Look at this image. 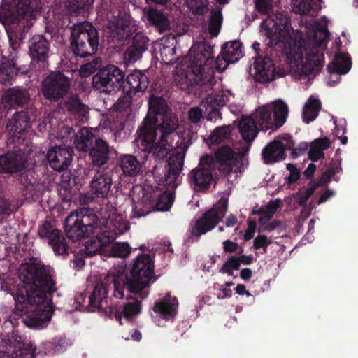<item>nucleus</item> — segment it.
<instances>
[{
    "mask_svg": "<svg viewBox=\"0 0 358 358\" xmlns=\"http://www.w3.org/2000/svg\"><path fill=\"white\" fill-rule=\"evenodd\" d=\"M18 278L21 281L14 293L15 313L23 317L24 324L31 329L46 327L54 311L52 294L57 290L55 272L41 262L20 265Z\"/></svg>",
    "mask_w": 358,
    "mask_h": 358,
    "instance_id": "f257e3e1",
    "label": "nucleus"
},
{
    "mask_svg": "<svg viewBox=\"0 0 358 358\" xmlns=\"http://www.w3.org/2000/svg\"><path fill=\"white\" fill-rule=\"evenodd\" d=\"M271 48L280 49L289 59L300 60L301 71L307 76H315L324 66V55L322 46L329 37L327 28L320 27L304 46L297 45L290 36V19L287 14L278 12L262 24Z\"/></svg>",
    "mask_w": 358,
    "mask_h": 358,
    "instance_id": "f03ea898",
    "label": "nucleus"
},
{
    "mask_svg": "<svg viewBox=\"0 0 358 358\" xmlns=\"http://www.w3.org/2000/svg\"><path fill=\"white\" fill-rule=\"evenodd\" d=\"M124 271L120 269L117 273L109 272L105 277L106 282L112 285L106 286L103 282H97L89 296V309L108 308L110 306L108 298L110 288L113 290V296L123 299L124 292L138 294L141 299H146L150 294V287L155 280L154 262L147 254L139 255L131 265L129 273L124 274Z\"/></svg>",
    "mask_w": 358,
    "mask_h": 358,
    "instance_id": "7ed1b4c3",
    "label": "nucleus"
},
{
    "mask_svg": "<svg viewBox=\"0 0 358 358\" xmlns=\"http://www.w3.org/2000/svg\"><path fill=\"white\" fill-rule=\"evenodd\" d=\"M213 54V47L207 43L192 46L189 51L187 71L175 78L176 85L189 94L215 83V71L222 72L231 62L221 55L214 60Z\"/></svg>",
    "mask_w": 358,
    "mask_h": 358,
    "instance_id": "20e7f679",
    "label": "nucleus"
},
{
    "mask_svg": "<svg viewBox=\"0 0 358 358\" xmlns=\"http://www.w3.org/2000/svg\"><path fill=\"white\" fill-rule=\"evenodd\" d=\"M185 155L176 152L166 161L164 175L158 180L160 185L169 189L162 193L158 191L143 194L140 202L133 206V217H141L152 211H167L174 201V192L179 184L178 178L183 169Z\"/></svg>",
    "mask_w": 358,
    "mask_h": 358,
    "instance_id": "39448f33",
    "label": "nucleus"
},
{
    "mask_svg": "<svg viewBox=\"0 0 358 358\" xmlns=\"http://www.w3.org/2000/svg\"><path fill=\"white\" fill-rule=\"evenodd\" d=\"M39 13L37 0H13L0 8V22L6 27L10 47L15 51L26 38L29 27L21 18Z\"/></svg>",
    "mask_w": 358,
    "mask_h": 358,
    "instance_id": "423d86ee",
    "label": "nucleus"
},
{
    "mask_svg": "<svg viewBox=\"0 0 358 358\" xmlns=\"http://www.w3.org/2000/svg\"><path fill=\"white\" fill-rule=\"evenodd\" d=\"M30 101V94L28 90L21 87H14L8 89L2 96V103L5 108H21L17 111L13 117L6 124V131L14 138H21L22 135L29 127L30 118L27 111Z\"/></svg>",
    "mask_w": 358,
    "mask_h": 358,
    "instance_id": "0eeeda50",
    "label": "nucleus"
},
{
    "mask_svg": "<svg viewBox=\"0 0 358 358\" xmlns=\"http://www.w3.org/2000/svg\"><path fill=\"white\" fill-rule=\"evenodd\" d=\"M157 122L149 117H145L135 133L134 143L137 148L143 153V159H164L173 148L166 142L162 141V136L157 141Z\"/></svg>",
    "mask_w": 358,
    "mask_h": 358,
    "instance_id": "6e6552de",
    "label": "nucleus"
},
{
    "mask_svg": "<svg viewBox=\"0 0 358 358\" xmlns=\"http://www.w3.org/2000/svg\"><path fill=\"white\" fill-rule=\"evenodd\" d=\"M99 41V31L91 23L73 24L71 28V50L76 59L93 57Z\"/></svg>",
    "mask_w": 358,
    "mask_h": 358,
    "instance_id": "1a4fd4ad",
    "label": "nucleus"
},
{
    "mask_svg": "<svg viewBox=\"0 0 358 358\" xmlns=\"http://www.w3.org/2000/svg\"><path fill=\"white\" fill-rule=\"evenodd\" d=\"M64 227L66 236L78 241L94 234L99 227V220L94 210L83 207L71 212L65 219Z\"/></svg>",
    "mask_w": 358,
    "mask_h": 358,
    "instance_id": "9d476101",
    "label": "nucleus"
},
{
    "mask_svg": "<svg viewBox=\"0 0 358 358\" xmlns=\"http://www.w3.org/2000/svg\"><path fill=\"white\" fill-rule=\"evenodd\" d=\"M124 72L118 66L109 64L101 68L92 77L94 89L105 94H113L124 90Z\"/></svg>",
    "mask_w": 358,
    "mask_h": 358,
    "instance_id": "9b49d317",
    "label": "nucleus"
},
{
    "mask_svg": "<svg viewBox=\"0 0 358 358\" xmlns=\"http://www.w3.org/2000/svg\"><path fill=\"white\" fill-rule=\"evenodd\" d=\"M228 209V199L221 198L211 208L206 210L192 224L191 234L199 237L213 229L224 217Z\"/></svg>",
    "mask_w": 358,
    "mask_h": 358,
    "instance_id": "f8f14e48",
    "label": "nucleus"
},
{
    "mask_svg": "<svg viewBox=\"0 0 358 358\" xmlns=\"http://www.w3.org/2000/svg\"><path fill=\"white\" fill-rule=\"evenodd\" d=\"M71 80L59 71H51L41 83V94L50 102L63 99L70 90Z\"/></svg>",
    "mask_w": 358,
    "mask_h": 358,
    "instance_id": "ddd939ff",
    "label": "nucleus"
},
{
    "mask_svg": "<svg viewBox=\"0 0 358 358\" xmlns=\"http://www.w3.org/2000/svg\"><path fill=\"white\" fill-rule=\"evenodd\" d=\"M35 350L36 347L20 336L0 337V358H34Z\"/></svg>",
    "mask_w": 358,
    "mask_h": 358,
    "instance_id": "4468645a",
    "label": "nucleus"
},
{
    "mask_svg": "<svg viewBox=\"0 0 358 358\" xmlns=\"http://www.w3.org/2000/svg\"><path fill=\"white\" fill-rule=\"evenodd\" d=\"M29 165L24 151L18 148L0 155V173L13 175L21 173Z\"/></svg>",
    "mask_w": 358,
    "mask_h": 358,
    "instance_id": "2eb2a0df",
    "label": "nucleus"
},
{
    "mask_svg": "<svg viewBox=\"0 0 358 358\" xmlns=\"http://www.w3.org/2000/svg\"><path fill=\"white\" fill-rule=\"evenodd\" d=\"M51 41L42 34L33 36L29 41V55L31 63L37 64L38 69L44 68L50 56Z\"/></svg>",
    "mask_w": 358,
    "mask_h": 358,
    "instance_id": "dca6fc26",
    "label": "nucleus"
},
{
    "mask_svg": "<svg viewBox=\"0 0 358 358\" xmlns=\"http://www.w3.org/2000/svg\"><path fill=\"white\" fill-rule=\"evenodd\" d=\"M115 170V167L106 166L96 172L90 182V188L92 193L96 197L104 198L108 195L117 175Z\"/></svg>",
    "mask_w": 358,
    "mask_h": 358,
    "instance_id": "f3484780",
    "label": "nucleus"
},
{
    "mask_svg": "<svg viewBox=\"0 0 358 358\" xmlns=\"http://www.w3.org/2000/svg\"><path fill=\"white\" fill-rule=\"evenodd\" d=\"M72 148L68 146H56L50 148L46 158L50 167L61 172L67 169L72 161Z\"/></svg>",
    "mask_w": 358,
    "mask_h": 358,
    "instance_id": "a211bd4d",
    "label": "nucleus"
},
{
    "mask_svg": "<svg viewBox=\"0 0 358 358\" xmlns=\"http://www.w3.org/2000/svg\"><path fill=\"white\" fill-rule=\"evenodd\" d=\"M352 62L350 56L345 53H338L334 59L327 66V69L331 74L329 84L334 86L341 80L339 76L346 74L351 69Z\"/></svg>",
    "mask_w": 358,
    "mask_h": 358,
    "instance_id": "6ab92c4d",
    "label": "nucleus"
},
{
    "mask_svg": "<svg viewBox=\"0 0 358 358\" xmlns=\"http://www.w3.org/2000/svg\"><path fill=\"white\" fill-rule=\"evenodd\" d=\"M131 44L126 49L124 56L129 62H134L142 57L149 46V38L143 32L136 33L131 37Z\"/></svg>",
    "mask_w": 358,
    "mask_h": 358,
    "instance_id": "aec40b11",
    "label": "nucleus"
},
{
    "mask_svg": "<svg viewBox=\"0 0 358 358\" xmlns=\"http://www.w3.org/2000/svg\"><path fill=\"white\" fill-rule=\"evenodd\" d=\"M88 151L89 161L93 167L101 168L108 163L110 146L103 139L95 138L94 144Z\"/></svg>",
    "mask_w": 358,
    "mask_h": 358,
    "instance_id": "412c9836",
    "label": "nucleus"
},
{
    "mask_svg": "<svg viewBox=\"0 0 358 358\" xmlns=\"http://www.w3.org/2000/svg\"><path fill=\"white\" fill-rule=\"evenodd\" d=\"M213 179L211 170L201 167L193 169L189 176L188 180L191 187L198 192H206L210 187Z\"/></svg>",
    "mask_w": 358,
    "mask_h": 358,
    "instance_id": "4be33fe9",
    "label": "nucleus"
},
{
    "mask_svg": "<svg viewBox=\"0 0 358 358\" xmlns=\"http://www.w3.org/2000/svg\"><path fill=\"white\" fill-rule=\"evenodd\" d=\"M255 79L259 83H268L274 79L275 66L271 57L259 55L255 57Z\"/></svg>",
    "mask_w": 358,
    "mask_h": 358,
    "instance_id": "5701e85b",
    "label": "nucleus"
},
{
    "mask_svg": "<svg viewBox=\"0 0 358 358\" xmlns=\"http://www.w3.org/2000/svg\"><path fill=\"white\" fill-rule=\"evenodd\" d=\"M127 300H131L124 304L123 308L121 311H116L115 313V319L122 324L121 321L122 317L127 320H131L134 316L138 315L141 312V299L138 294H134L124 292V296Z\"/></svg>",
    "mask_w": 358,
    "mask_h": 358,
    "instance_id": "b1692460",
    "label": "nucleus"
},
{
    "mask_svg": "<svg viewBox=\"0 0 358 358\" xmlns=\"http://www.w3.org/2000/svg\"><path fill=\"white\" fill-rule=\"evenodd\" d=\"M285 146L280 141L268 143L262 150V159L266 164H273L285 159Z\"/></svg>",
    "mask_w": 358,
    "mask_h": 358,
    "instance_id": "393cba45",
    "label": "nucleus"
},
{
    "mask_svg": "<svg viewBox=\"0 0 358 358\" xmlns=\"http://www.w3.org/2000/svg\"><path fill=\"white\" fill-rule=\"evenodd\" d=\"M157 125L161 132L162 141L169 143V136L176 132L179 122L177 116L171 110L159 117Z\"/></svg>",
    "mask_w": 358,
    "mask_h": 358,
    "instance_id": "a878e982",
    "label": "nucleus"
},
{
    "mask_svg": "<svg viewBox=\"0 0 358 358\" xmlns=\"http://www.w3.org/2000/svg\"><path fill=\"white\" fill-rule=\"evenodd\" d=\"M178 301L176 297L166 294L162 300L155 302L153 311L166 320L174 318L177 315Z\"/></svg>",
    "mask_w": 358,
    "mask_h": 358,
    "instance_id": "bb28decb",
    "label": "nucleus"
},
{
    "mask_svg": "<svg viewBox=\"0 0 358 358\" xmlns=\"http://www.w3.org/2000/svg\"><path fill=\"white\" fill-rule=\"evenodd\" d=\"M165 99L162 96L150 95L148 99V111L145 117H149L153 121H158L159 117L171 111Z\"/></svg>",
    "mask_w": 358,
    "mask_h": 358,
    "instance_id": "cd10ccee",
    "label": "nucleus"
},
{
    "mask_svg": "<svg viewBox=\"0 0 358 358\" xmlns=\"http://www.w3.org/2000/svg\"><path fill=\"white\" fill-rule=\"evenodd\" d=\"M68 134L70 135L71 131L74 134L73 145L78 151L87 152L94 144V134L87 127H82L75 132L72 128L68 129Z\"/></svg>",
    "mask_w": 358,
    "mask_h": 358,
    "instance_id": "c85d7f7f",
    "label": "nucleus"
},
{
    "mask_svg": "<svg viewBox=\"0 0 358 358\" xmlns=\"http://www.w3.org/2000/svg\"><path fill=\"white\" fill-rule=\"evenodd\" d=\"M120 166L125 176H136L142 171L143 162H140L133 155L125 154L120 156L118 159Z\"/></svg>",
    "mask_w": 358,
    "mask_h": 358,
    "instance_id": "c756f323",
    "label": "nucleus"
},
{
    "mask_svg": "<svg viewBox=\"0 0 358 358\" xmlns=\"http://www.w3.org/2000/svg\"><path fill=\"white\" fill-rule=\"evenodd\" d=\"M129 86V93L145 91L148 86V78L141 71L135 70L124 78V88Z\"/></svg>",
    "mask_w": 358,
    "mask_h": 358,
    "instance_id": "7c9ffc66",
    "label": "nucleus"
},
{
    "mask_svg": "<svg viewBox=\"0 0 358 358\" xmlns=\"http://www.w3.org/2000/svg\"><path fill=\"white\" fill-rule=\"evenodd\" d=\"M145 17L148 22L155 27L160 33H164L170 29L169 20L161 10L150 8Z\"/></svg>",
    "mask_w": 358,
    "mask_h": 358,
    "instance_id": "2f4dec72",
    "label": "nucleus"
},
{
    "mask_svg": "<svg viewBox=\"0 0 358 358\" xmlns=\"http://www.w3.org/2000/svg\"><path fill=\"white\" fill-rule=\"evenodd\" d=\"M114 237L106 234V231L98 233L89 240L85 245V253L88 257H92L99 252L103 247L110 244Z\"/></svg>",
    "mask_w": 358,
    "mask_h": 358,
    "instance_id": "473e14b6",
    "label": "nucleus"
},
{
    "mask_svg": "<svg viewBox=\"0 0 358 358\" xmlns=\"http://www.w3.org/2000/svg\"><path fill=\"white\" fill-rule=\"evenodd\" d=\"M260 129L266 131L268 129L275 130V122L269 105L264 106L257 110L253 118Z\"/></svg>",
    "mask_w": 358,
    "mask_h": 358,
    "instance_id": "72a5a7b5",
    "label": "nucleus"
},
{
    "mask_svg": "<svg viewBox=\"0 0 358 358\" xmlns=\"http://www.w3.org/2000/svg\"><path fill=\"white\" fill-rule=\"evenodd\" d=\"M18 71L13 59L3 57L0 61V83L11 85Z\"/></svg>",
    "mask_w": 358,
    "mask_h": 358,
    "instance_id": "f704fd0d",
    "label": "nucleus"
},
{
    "mask_svg": "<svg viewBox=\"0 0 358 358\" xmlns=\"http://www.w3.org/2000/svg\"><path fill=\"white\" fill-rule=\"evenodd\" d=\"M238 129L242 138L247 143H251L259 132L256 122L251 117H243L239 122Z\"/></svg>",
    "mask_w": 358,
    "mask_h": 358,
    "instance_id": "c9c22d12",
    "label": "nucleus"
},
{
    "mask_svg": "<svg viewBox=\"0 0 358 358\" xmlns=\"http://www.w3.org/2000/svg\"><path fill=\"white\" fill-rule=\"evenodd\" d=\"M331 146L329 138L323 137L313 140L310 143V150L308 152V158L313 162H317L321 158H324V150Z\"/></svg>",
    "mask_w": 358,
    "mask_h": 358,
    "instance_id": "e433bc0d",
    "label": "nucleus"
},
{
    "mask_svg": "<svg viewBox=\"0 0 358 358\" xmlns=\"http://www.w3.org/2000/svg\"><path fill=\"white\" fill-rule=\"evenodd\" d=\"M241 48L242 44L240 41L227 42L222 45L220 55L225 57L228 62L235 63L243 56Z\"/></svg>",
    "mask_w": 358,
    "mask_h": 358,
    "instance_id": "4c0bfd02",
    "label": "nucleus"
},
{
    "mask_svg": "<svg viewBox=\"0 0 358 358\" xmlns=\"http://www.w3.org/2000/svg\"><path fill=\"white\" fill-rule=\"evenodd\" d=\"M269 106L275 122V129H278L286 122L289 111L288 106L280 99L275 101Z\"/></svg>",
    "mask_w": 358,
    "mask_h": 358,
    "instance_id": "58836bf2",
    "label": "nucleus"
},
{
    "mask_svg": "<svg viewBox=\"0 0 358 358\" xmlns=\"http://www.w3.org/2000/svg\"><path fill=\"white\" fill-rule=\"evenodd\" d=\"M235 152L228 145H223L215 152L216 162L222 165H227L231 170L236 162Z\"/></svg>",
    "mask_w": 358,
    "mask_h": 358,
    "instance_id": "ea45409f",
    "label": "nucleus"
},
{
    "mask_svg": "<svg viewBox=\"0 0 358 358\" xmlns=\"http://www.w3.org/2000/svg\"><path fill=\"white\" fill-rule=\"evenodd\" d=\"M321 109V103L319 99L310 97L303 110V120L308 124L313 121L318 115Z\"/></svg>",
    "mask_w": 358,
    "mask_h": 358,
    "instance_id": "a19ab883",
    "label": "nucleus"
},
{
    "mask_svg": "<svg viewBox=\"0 0 358 358\" xmlns=\"http://www.w3.org/2000/svg\"><path fill=\"white\" fill-rule=\"evenodd\" d=\"M48 245L52 249L54 254L57 256L66 257L71 252L65 236L61 232L58 234L52 242H49Z\"/></svg>",
    "mask_w": 358,
    "mask_h": 358,
    "instance_id": "79ce46f5",
    "label": "nucleus"
},
{
    "mask_svg": "<svg viewBox=\"0 0 358 358\" xmlns=\"http://www.w3.org/2000/svg\"><path fill=\"white\" fill-rule=\"evenodd\" d=\"M48 245L52 249L54 254L57 256L66 257L71 252L65 236L61 232L58 234L52 242H49Z\"/></svg>",
    "mask_w": 358,
    "mask_h": 358,
    "instance_id": "37998d69",
    "label": "nucleus"
},
{
    "mask_svg": "<svg viewBox=\"0 0 358 358\" xmlns=\"http://www.w3.org/2000/svg\"><path fill=\"white\" fill-rule=\"evenodd\" d=\"M62 232L61 230L57 229L50 221H45L42 224L38 226V235L41 239L44 240L48 244L52 242L55 238Z\"/></svg>",
    "mask_w": 358,
    "mask_h": 358,
    "instance_id": "c03bdc74",
    "label": "nucleus"
},
{
    "mask_svg": "<svg viewBox=\"0 0 358 358\" xmlns=\"http://www.w3.org/2000/svg\"><path fill=\"white\" fill-rule=\"evenodd\" d=\"M133 36L131 28L129 25L117 23L113 29H111L110 37L113 42L123 41L131 38Z\"/></svg>",
    "mask_w": 358,
    "mask_h": 358,
    "instance_id": "a18cd8bd",
    "label": "nucleus"
},
{
    "mask_svg": "<svg viewBox=\"0 0 358 358\" xmlns=\"http://www.w3.org/2000/svg\"><path fill=\"white\" fill-rule=\"evenodd\" d=\"M94 0H71L67 8L72 15H84L92 7Z\"/></svg>",
    "mask_w": 358,
    "mask_h": 358,
    "instance_id": "49530a36",
    "label": "nucleus"
},
{
    "mask_svg": "<svg viewBox=\"0 0 358 358\" xmlns=\"http://www.w3.org/2000/svg\"><path fill=\"white\" fill-rule=\"evenodd\" d=\"M222 21L223 17L221 8H217L210 12L208 31L212 36H217L219 34Z\"/></svg>",
    "mask_w": 358,
    "mask_h": 358,
    "instance_id": "de8ad7c7",
    "label": "nucleus"
},
{
    "mask_svg": "<svg viewBox=\"0 0 358 358\" xmlns=\"http://www.w3.org/2000/svg\"><path fill=\"white\" fill-rule=\"evenodd\" d=\"M231 126H220L216 127L210 134L208 141L211 144H219L227 140L231 136Z\"/></svg>",
    "mask_w": 358,
    "mask_h": 358,
    "instance_id": "09e8293b",
    "label": "nucleus"
},
{
    "mask_svg": "<svg viewBox=\"0 0 358 358\" xmlns=\"http://www.w3.org/2000/svg\"><path fill=\"white\" fill-rule=\"evenodd\" d=\"M321 0H292L293 8L296 13L305 15L314 9Z\"/></svg>",
    "mask_w": 358,
    "mask_h": 358,
    "instance_id": "8fccbe9b",
    "label": "nucleus"
},
{
    "mask_svg": "<svg viewBox=\"0 0 358 358\" xmlns=\"http://www.w3.org/2000/svg\"><path fill=\"white\" fill-rule=\"evenodd\" d=\"M101 59L96 57L91 62H87L80 66L79 75L82 78H87L93 74L101 66Z\"/></svg>",
    "mask_w": 358,
    "mask_h": 358,
    "instance_id": "3c124183",
    "label": "nucleus"
},
{
    "mask_svg": "<svg viewBox=\"0 0 358 358\" xmlns=\"http://www.w3.org/2000/svg\"><path fill=\"white\" fill-rule=\"evenodd\" d=\"M315 186L310 185V182L308 184L307 189H300L296 194L297 203L301 206H306L307 201L313 194L315 191Z\"/></svg>",
    "mask_w": 358,
    "mask_h": 358,
    "instance_id": "603ef678",
    "label": "nucleus"
},
{
    "mask_svg": "<svg viewBox=\"0 0 358 358\" xmlns=\"http://www.w3.org/2000/svg\"><path fill=\"white\" fill-rule=\"evenodd\" d=\"M240 268V264L237 257L236 256H229L227 260L223 264L222 268L220 270V272L222 273H227L228 275H233L234 270H238Z\"/></svg>",
    "mask_w": 358,
    "mask_h": 358,
    "instance_id": "864d4df0",
    "label": "nucleus"
},
{
    "mask_svg": "<svg viewBox=\"0 0 358 358\" xmlns=\"http://www.w3.org/2000/svg\"><path fill=\"white\" fill-rule=\"evenodd\" d=\"M110 252L113 257L124 258L130 254L131 248L127 243H115Z\"/></svg>",
    "mask_w": 358,
    "mask_h": 358,
    "instance_id": "5fc2aeb1",
    "label": "nucleus"
},
{
    "mask_svg": "<svg viewBox=\"0 0 358 358\" xmlns=\"http://www.w3.org/2000/svg\"><path fill=\"white\" fill-rule=\"evenodd\" d=\"M224 105V101L222 99H211L210 101L208 103V106L210 110L209 113V120H211L212 118H222L221 113L220 112L219 109L217 108V106H223Z\"/></svg>",
    "mask_w": 358,
    "mask_h": 358,
    "instance_id": "6e6d98bb",
    "label": "nucleus"
},
{
    "mask_svg": "<svg viewBox=\"0 0 358 358\" xmlns=\"http://www.w3.org/2000/svg\"><path fill=\"white\" fill-rule=\"evenodd\" d=\"M254 3L257 13L267 15L273 8V0H255Z\"/></svg>",
    "mask_w": 358,
    "mask_h": 358,
    "instance_id": "4d7b16f0",
    "label": "nucleus"
},
{
    "mask_svg": "<svg viewBox=\"0 0 358 358\" xmlns=\"http://www.w3.org/2000/svg\"><path fill=\"white\" fill-rule=\"evenodd\" d=\"M272 241L265 235H258L253 241V248L255 250L264 249V253L267 252V248Z\"/></svg>",
    "mask_w": 358,
    "mask_h": 358,
    "instance_id": "13d9d810",
    "label": "nucleus"
},
{
    "mask_svg": "<svg viewBox=\"0 0 358 358\" xmlns=\"http://www.w3.org/2000/svg\"><path fill=\"white\" fill-rule=\"evenodd\" d=\"M11 207L10 201L6 199H0V222L13 213Z\"/></svg>",
    "mask_w": 358,
    "mask_h": 358,
    "instance_id": "bf43d9fd",
    "label": "nucleus"
},
{
    "mask_svg": "<svg viewBox=\"0 0 358 358\" xmlns=\"http://www.w3.org/2000/svg\"><path fill=\"white\" fill-rule=\"evenodd\" d=\"M85 106L86 105L82 103L80 100L78 98L70 99L66 104L68 110L71 112L73 115L83 110Z\"/></svg>",
    "mask_w": 358,
    "mask_h": 358,
    "instance_id": "052dcab7",
    "label": "nucleus"
},
{
    "mask_svg": "<svg viewBox=\"0 0 358 358\" xmlns=\"http://www.w3.org/2000/svg\"><path fill=\"white\" fill-rule=\"evenodd\" d=\"M216 159L215 157H213L212 155H206L201 157L199 164L197 167H201L204 169H208V170H213L215 166Z\"/></svg>",
    "mask_w": 358,
    "mask_h": 358,
    "instance_id": "680f3d73",
    "label": "nucleus"
},
{
    "mask_svg": "<svg viewBox=\"0 0 358 358\" xmlns=\"http://www.w3.org/2000/svg\"><path fill=\"white\" fill-rule=\"evenodd\" d=\"M287 169L289 171L290 174L288 177L285 178L286 182L289 185L294 184L300 178V172L293 164H288Z\"/></svg>",
    "mask_w": 358,
    "mask_h": 358,
    "instance_id": "e2e57ef3",
    "label": "nucleus"
},
{
    "mask_svg": "<svg viewBox=\"0 0 358 358\" xmlns=\"http://www.w3.org/2000/svg\"><path fill=\"white\" fill-rule=\"evenodd\" d=\"M342 171L341 166V160L332 159L330 163V166L328 169L325 171L327 178H331L336 173H338Z\"/></svg>",
    "mask_w": 358,
    "mask_h": 358,
    "instance_id": "0e129e2a",
    "label": "nucleus"
},
{
    "mask_svg": "<svg viewBox=\"0 0 358 358\" xmlns=\"http://www.w3.org/2000/svg\"><path fill=\"white\" fill-rule=\"evenodd\" d=\"M203 117V113L200 108H191L188 112V117L192 123H198Z\"/></svg>",
    "mask_w": 358,
    "mask_h": 358,
    "instance_id": "69168bd1",
    "label": "nucleus"
},
{
    "mask_svg": "<svg viewBox=\"0 0 358 358\" xmlns=\"http://www.w3.org/2000/svg\"><path fill=\"white\" fill-rule=\"evenodd\" d=\"M247 223H248V228L245 230L244 236H243V239L246 241H249L253 238L255 232V229L257 228V223H256L255 220L249 219V220H248Z\"/></svg>",
    "mask_w": 358,
    "mask_h": 358,
    "instance_id": "338daca9",
    "label": "nucleus"
},
{
    "mask_svg": "<svg viewBox=\"0 0 358 358\" xmlns=\"http://www.w3.org/2000/svg\"><path fill=\"white\" fill-rule=\"evenodd\" d=\"M308 146H310V144L306 142L300 143L297 148H292V152H291V157L293 159L299 157L301 155L303 154L306 151Z\"/></svg>",
    "mask_w": 358,
    "mask_h": 358,
    "instance_id": "774afa93",
    "label": "nucleus"
}]
</instances>
